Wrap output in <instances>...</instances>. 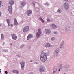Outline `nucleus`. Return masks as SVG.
<instances>
[{
	"label": "nucleus",
	"mask_w": 74,
	"mask_h": 74,
	"mask_svg": "<svg viewBox=\"0 0 74 74\" xmlns=\"http://www.w3.org/2000/svg\"><path fill=\"white\" fill-rule=\"evenodd\" d=\"M47 59V56L45 53H42L40 56V60L42 62H45Z\"/></svg>",
	"instance_id": "1"
},
{
	"label": "nucleus",
	"mask_w": 74,
	"mask_h": 74,
	"mask_svg": "<svg viewBox=\"0 0 74 74\" xmlns=\"http://www.w3.org/2000/svg\"><path fill=\"white\" fill-rule=\"evenodd\" d=\"M29 30V26H26L23 29V32L24 33H26L27 32H28Z\"/></svg>",
	"instance_id": "2"
},
{
	"label": "nucleus",
	"mask_w": 74,
	"mask_h": 74,
	"mask_svg": "<svg viewBox=\"0 0 74 74\" xmlns=\"http://www.w3.org/2000/svg\"><path fill=\"white\" fill-rule=\"evenodd\" d=\"M39 71L40 72H44L45 71V69L43 66H40L39 68Z\"/></svg>",
	"instance_id": "3"
},
{
	"label": "nucleus",
	"mask_w": 74,
	"mask_h": 74,
	"mask_svg": "<svg viewBox=\"0 0 74 74\" xmlns=\"http://www.w3.org/2000/svg\"><path fill=\"white\" fill-rule=\"evenodd\" d=\"M41 33V29H39L38 30V32L36 33V37L37 38H38L40 37Z\"/></svg>",
	"instance_id": "4"
},
{
	"label": "nucleus",
	"mask_w": 74,
	"mask_h": 74,
	"mask_svg": "<svg viewBox=\"0 0 74 74\" xmlns=\"http://www.w3.org/2000/svg\"><path fill=\"white\" fill-rule=\"evenodd\" d=\"M8 11H9L10 13L12 14V6H10L8 7Z\"/></svg>",
	"instance_id": "5"
},
{
	"label": "nucleus",
	"mask_w": 74,
	"mask_h": 74,
	"mask_svg": "<svg viewBox=\"0 0 74 74\" xmlns=\"http://www.w3.org/2000/svg\"><path fill=\"white\" fill-rule=\"evenodd\" d=\"M12 38L14 40H16L17 39V36L15 34H12Z\"/></svg>",
	"instance_id": "6"
},
{
	"label": "nucleus",
	"mask_w": 74,
	"mask_h": 74,
	"mask_svg": "<svg viewBox=\"0 0 74 74\" xmlns=\"http://www.w3.org/2000/svg\"><path fill=\"white\" fill-rule=\"evenodd\" d=\"M64 7L66 10H68L69 9V5H68L67 3L66 2L64 4Z\"/></svg>",
	"instance_id": "7"
},
{
	"label": "nucleus",
	"mask_w": 74,
	"mask_h": 74,
	"mask_svg": "<svg viewBox=\"0 0 74 74\" xmlns=\"http://www.w3.org/2000/svg\"><path fill=\"white\" fill-rule=\"evenodd\" d=\"M9 4H10L11 5H12L14 4V1L11 0L9 2Z\"/></svg>",
	"instance_id": "8"
},
{
	"label": "nucleus",
	"mask_w": 74,
	"mask_h": 74,
	"mask_svg": "<svg viewBox=\"0 0 74 74\" xmlns=\"http://www.w3.org/2000/svg\"><path fill=\"white\" fill-rule=\"evenodd\" d=\"M14 24L15 25H18V22H17L16 18H15L14 19Z\"/></svg>",
	"instance_id": "9"
},
{
	"label": "nucleus",
	"mask_w": 74,
	"mask_h": 74,
	"mask_svg": "<svg viewBox=\"0 0 74 74\" xmlns=\"http://www.w3.org/2000/svg\"><path fill=\"white\" fill-rule=\"evenodd\" d=\"M32 35L31 34L29 35L27 37V40H30V38H32Z\"/></svg>",
	"instance_id": "10"
},
{
	"label": "nucleus",
	"mask_w": 74,
	"mask_h": 74,
	"mask_svg": "<svg viewBox=\"0 0 74 74\" xmlns=\"http://www.w3.org/2000/svg\"><path fill=\"white\" fill-rule=\"evenodd\" d=\"M45 32L46 33H50V30L49 29H47L45 30Z\"/></svg>",
	"instance_id": "11"
},
{
	"label": "nucleus",
	"mask_w": 74,
	"mask_h": 74,
	"mask_svg": "<svg viewBox=\"0 0 74 74\" xmlns=\"http://www.w3.org/2000/svg\"><path fill=\"white\" fill-rule=\"evenodd\" d=\"M6 21L8 23V25L9 26H10V20H9V19H7L6 20Z\"/></svg>",
	"instance_id": "12"
},
{
	"label": "nucleus",
	"mask_w": 74,
	"mask_h": 74,
	"mask_svg": "<svg viewBox=\"0 0 74 74\" xmlns=\"http://www.w3.org/2000/svg\"><path fill=\"white\" fill-rule=\"evenodd\" d=\"M32 10H28L27 11V15H29V14H32Z\"/></svg>",
	"instance_id": "13"
},
{
	"label": "nucleus",
	"mask_w": 74,
	"mask_h": 74,
	"mask_svg": "<svg viewBox=\"0 0 74 74\" xmlns=\"http://www.w3.org/2000/svg\"><path fill=\"white\" fill-rule=\"evenodd\" d=\"M50 44L49 43H47L45 45V47H47L48 48H49L50 47Z\"/></svg>",
	"instance_id": "14"
},
{
	"label": "nucleus",
	"mask_w": 74,
	"mask_h": 74,
	"mask_svg": "<svg viewBox=\"0 0 74 74\" xmlns=\"http://www.w3.org/2000/svg\"><path fill=\"white\" fill-rule=\"evenodd\" d=\"M51 27L52 28H56V26L53 24H52L51 25Z\"/></svg>",
	"instance_id": "15"
},
{
	"label": "nucleus",
	"mask_w": 74,
	"mask_h": 74,
	"mask_svg": "<svg viewBox=\"0 0 74 74\" xmlns=\"http://www.w3.org/2000/svg\"><path fill=\"white\" fill-rule=\"evenodd\" d=\"M13 72L14 73H16V74H19V71L16 70H14L13 71Z\"/></svg>",
	"instance_id": "16"
},
{
	"label": "nucleus",
	"mask_w": 74,
	"mask_h": 74,
	"mask_svg": "<svg viewBox=\"0 0 74 74\" xmlns=\"http://www.w3.org/2000/svg\"><path fill=\"white\" fill-rule=\"evenodd\" d=\"M56 70H57V68L56 67H54L53 69V73H55V72L56 71Z\"/></svg>",
	"instance_id": "17"
},
{
	"label": "nucleus",
	"mask_w": 74,
	"mask_h": 74,
	"mask_svg": "<svg viewBox=\"0 0 74 74\" xmlns=\"http://www.w3.org/2000/svg\"><path fill=\"white\" fill-rule=\"evenodd\" d=\"M20 64L21 65V66H24L25 62H21L20 63Z\"/></svg>",
	"instance_id": "18"
},
{
	"label": "nucleus",
	"mask_w": 74,
	"mask_h": 74,
	"mask_svg": "<svg viewBox=\"0 0 74 74\" xmlns=\"http://www.w3.org/2000/svg\"><path fill=\"white\" fill-rule=\"evenodd\" d=\"M39 19L40 20L42 23H44V20H43L42 18L41 17H40L39 18Z\"/></svg>",
	"instance_id": "19"
},
{
	"label": "nucleus",
	"mask_w": 74,
	"mask_h": 74,
	"mask_svg": "<svg viewBox=\"0 0 74 74\" xmlns=\"http://www.w3.org/2000/svg\"><path fill=\"white\" fill-rule=\"evenodd\" d=\"M58 51H59V49H56V54L57 55H58Z\"/></svg>",
	"instance_id": "20"
},
{
	"label": "nucleus",
	"mask_w": 74,
	"mask_h": 74,
	"mask_svg": "<svg viewBox=\"0 0 74 74\" xmlns=\"http://www.w3.org/2000/svg\"><path fill=\"white\" fill-rule=\"evenodd\" d=\"M21 5L22 6H24V5H26V3L25 2H23L22 3Z\"/></svg>",
	"instance_id": "21"
},
{
	"label": "nucleus",
	"mask_w": 74,
	"mask_h": 74,
	"mask_svg": "<svg viewBox=\"0 0 74 74\" xmlns=\"http://www.w3.org/2000/svg\"><path fill=\"white\" fill-rule=\"evenodd\" d=\"M62 67V65H60L59 66V67L60 68L58 70L59 71H60V69H61V67Z\"/></svg>",
	"instance_id": "22"
},
{
	"label": "nucleus",
	"mask_w": 74,
	"mask_h": 74,
	"mask_svg": "<svg viewBox=\"0 0 74 74\" xmlns=\"http://www.w3.org/2000/svg\"><path fill=\"white\" fill-rule=\"evenodd\" d=\"M57 12H59V13H61V10L58 9L57 11Z\"/></svg>",
	"instance_id": "23"
},
{
	"label": "nucleus",
	"mask_w": 74,
	"mask_h": 74,
	"mask_svg": "<svg viewBox=\"0 0 74 74\" xmlns=\"http://www.w3.org/2000/svg\"><path fill=\"white\" fill-rule=\"evenodd\" d=\"M1 37L2 39H3V38H4V35H3V34H2L1 35Z\"/></svg>",
	"instance_id": "24"
},
{
	"label": "nucleus",
	"mask_w": 74,
	"mask_h": 74,
	"mask_svg": "<svg viewBox=\"0 0 74 74\" xmlns=\"http://www.w3.org/2000/svg\"><path fill=\"white\" fill-rule=\"evenodd\" d=\"M23 68H24V66H21V69L22 70H23Z\"/></svg>",
	"instance_id": "25"
},
{
	"label": "nucleus",
	"mask_w": 74,
	"mask_h": 74,
	"mask_svg": "<svg viewBox=\"0 0 74 74\" xmlns=\"http://www.w3.org/2000/svg\"><path fill=\"white\" fill-rule=\"evenodd\" d=\"M54 39H55L54 38L52 37V38H51V40H52V41L54 40Z\"/></svg>",
	"instance_id": "26"
},
{
	"label": "nucleus",
	"mask_w": 74,
	"mask_h": 74,
	"mask_svg": "<svg viewBox=\"0 0 74 74\" xmlns=\"http://www.w3.org/2000/svg\"><path fill=\"white\" fill-rule=\"evenodd\" d=\"M1 6V1H0V7Z\"/></svg>",
	"instance_id": "27"
},
{
	"label": "nucleus",
	"mask_w": 74,
	"mask_h": 74,
	"mask_svg": "<svg viewBox=\"0 0 74 74\" xmlns=\"http://www.w3.org/2000/svg\"><path fill=\"white\" fill-rule=\"evenodd\" d=\"M5 73L6 74H7V73H8V72H7V71H5Z\"/></svg>",
	"instance_id": "28"
},
{
	"label": "nucleus",
	"mask_w": 74,
	"mask_h": 74,
	"mask_svg": "<svg viewBox=\"0 0 74 74\" xmlns=\"http://www.w3.org/2000/svg\"><path fill=\"white\" fill-rule=\"evenodd\" d=\"M24 46V45H22V46H21V47L22 48V47H23Z\"/></svg>",
	"instance_id": "29"
},
{
	"label": "nucleus",
	"mask_w": 74,
	"mask_h": 74,
	"mask_svg": "<svg viewBox=\"0 0 74 74\" xmlns=\"http://www.w3.org/2000/svg\"><path fill=\"white\" fill-rule=\"evenodd\" d=\"M63 45L62 44L60 47V48H62V46H63Z\"/></svg>",
	"instance_id": "30"
},
{
	"label": "nucleus",
	"mask_w": 74,
	"mask_h": 74,
	"mask_svg": "<svg viewBox=\"0 0 74 74\" xmlns=\"http://www.w3.org/2000/svg\"><path fill=\"white\" fill-rule=\"evenodd\" d=\"M50 20L49 19H47V21H48V22H49V21H50Z\"/></svg>",
	"instance_id": "31"
},
{
	"label": "nucleus",
	"mask_w": 74,
	"mask_h": 74,
	"mask_svg": "<svg viewBox=\"0 0 74 74\" xmlns=\"http://www.w3.org/2000/svg\"><path fill=\"white\" fill-rule=\"evenodd\" d=\"M1 16V12L0 11V16Z\"/></svg>",
	"instance_id": "32"
},
{
	"label": "nucleus",
	"mask_w": 74,
	"mask_h": 74,
	"mask_svg": "<svg viewBox=\"0 0 74 74\" xmlns=\"http://www.w3.org/2000/svg\"><path fill=\"white\" fill-rule=\"evenodd\" d=\"M57 33V32H54V34H56Z\"/></svg>",
	"instance_id": "33"
},
{
	"label": "nucleus",
	"mask_w": 74,
	"mask_h": 74,
	"mask_svg": "<svg viewBox=\"0 0 74 74\" xmlns=\"http://www.w3.org/2000/svg\"><path fill=\"white\" fill-rule=\"evenodd\" d=\"M29 74H33L32 73H29Z\"/></svg>",
	"instance_id": "34"
},
{
	"label": "nucleus",
	"mask_w": 74,
	"mask_h": 74,
	"mask_svg": "<svg viewBox=\"0 0 74 74\" xmlns=\"http://www.w3.org/2000/svg\"><path fill=\"white\" fill-rule=\"evenodd\" d=\"M11 26H13V24H11Z\"/></svg>",
	"instance_id": "35"
},
{
	"label": "nucleus",
	"mask_w": 74,
	"mask_h": 74,
	"mask_svg": "<svg viewBox=\"0 0 74 74\" xmlns=\"http://www.w3.org/2000/svg\"><path fill=\"white\" fill-rule=\"evenodd\" d=\"M66 1H68V0H65Z\"/></svg>",
	"instance_id": "36"
},
{
	"label": "nucleus",
	"mask_w": 74,
	"mask_h": 74,
	"mask_svg": "<svg viewBox=\"0 0 74 74\" xmlns=\"http://www.w3.org/2000/svg\"><path fill=\"white\" fill-rule=\"evenodd\" d=\"M31 62H33V61H31Z\"/></svg>",
	"instance_id": "37"
},
{
	"label": "nucleus",
	"mask_w": 74,
	"mask_h": 74,
	"mask_svg": "<svg viewBox=\"0 0 74 74\" xmlns=\"http://www.w3.org/2000/svg\"><path fill=\"white\" fill-rule=\"evenodd\" d=\"M1 70V69H0V73H1V71H0Z\"/></svg>",
	"instance_id": "38"
},
{
	"label": "nucleus",
	"mask_w": 74,
	"mask_h": 74,
	"mask_svg": "<svg viewBox=\"0 0 74 74\" xmlns=\"http://www.w3.org/2000/svg\"><path fill=\"white\" fill-rule=\"evenodd\" d=\"M10 45H12V44H10Z\"/></svg>",
	"instance_id": "39"
}]
</instances>
